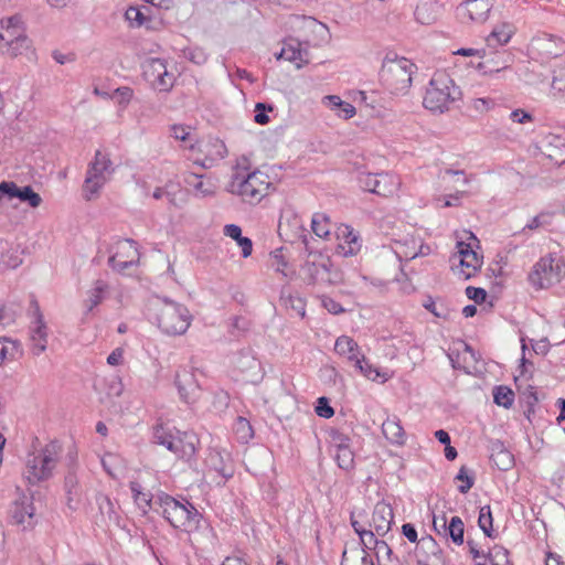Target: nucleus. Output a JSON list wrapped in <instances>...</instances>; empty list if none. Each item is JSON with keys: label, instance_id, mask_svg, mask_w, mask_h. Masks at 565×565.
Instances as JSON below:
<instances>
[{"label": "nucleus", "instance_id": "f257e3e1", "mask_svg": "<svg viewBox=\"0 0 565 565\" xmlns=\"http://www.w3.org/2000/svg\"><path fill=\"white\" fill-rule=\"evenodd\" d=\"M461 89L446 72H435L426 88L423 105L434 114L448 111L461 98Z\"/></svg>", "mask_w": 565, "mask_h": 565}, {"label": "nucleus", "instance_id": "f03ea898", "mask_svg": "<svg viewBox=\"0 0 565 565\" xmlns=\"http://www.w3.org/2000/svg\"><path fill=\"white\" fill-rule=\"evenodd\" d=\"M416 71L417 66L411 60L388 53L383 61L380 78L392 94L403 95L412 86Z\"/></svg>", "mask_w": 565, "mask_h": 565}, {"label": "nucleus", "instance_id": "7ed1b4c3", "mask_svg": "<svg viewBox=\"0 0 565 565\" xmlns=\"http://www.w3.org/2000/svg\"><path fill=\"white\" fill-rule=\"evenodd\" d=\"M153 311L158 328L168 335H181L191 324L192 316L189 309L168 298H158Z\"/></svg>", "mask_w": 565, "mask_h": 565}, {"label": "nucleus", "instance_id": "20e7f679", "mask_svg": "<svg viewBox=\"0 0 565 565\" xmlns=\"http://www.w3.org/2000/svg\"><path fill=\"white\" fill-rule=\"evenodd\" d=\"M270 182L262 171L245 172L236 170L227 184V191L242 199L243 202L255 205L268 194Z\"/></svg>", "mask_w": 565, "mask_h": 565}, {"label": "nucleus", "instance_id": "39448f33", "mask_svg": "<svg viewBox=\"0 0 565 565\" xmlns=\"http://www.w3.org/2000/svg\"><path fill=\"white\" fill-rule=\"evenodd\" d=\"M163 518L177 530L191 533L198 530L201 514L189 501H179L162 493L158 497Z\"/></svg>", "mask_w": 565, "mask_h": 565}, {"label": "nucleus", "instance_id": "423d86ee", "mask_svg": "<svg viewBox=\"0 0 565 565\" xmlns=\"http://www.w3.org/2000/svg\"><path fill=\"white\" fill-rule=\"evenodd\" d=\"M565 277V264L552 254L541 257L529 273L527 280L535 290L547 289Z\"/></svg>", "mask_w": 565, "mask_h": 565}, {"label": "nucleus", "instance_id": "0eeeda50", "mask_svg": "<svg viewBox=\"0 0 565 565\" xmlns=\"http://www.w3.org/2000/svg\"><path fill=\"white\" fill-rule=\"evenodd\" d=\"M61 454L62 445L58 440L54 439L46 444L39 455L28 461L26 478L29 482L34 484L51 478Z\"/></svg>", "mask_w": 565, "mask_h": 565}, {"label": "nucleus", "instance_id": "6e6552de", "mask_svg": "<svg viewBox=\"0 0 565 565\" xmlns=\"http://www.w3.org/2000/svg\"><path fill=\"white\" fill-rule=\"evenodd\" d=\"M31 41L24 33L19 15L0 21V52L10 56H18L28 51Z\"/></svg>", "mask_w": 565, "mask_h": 565}, {"label": "nucleus", "instance_id": "1a4fd4ad", "mask_svg": "<svg viewBox=\"0 0 565 565\" xmlns=\"http://www.w3.org/2000/svg\"><path fill=\"white\" fill-rule=\"evenodd\" d=\"M312 260H307L301 270L310 285L334 286L343 280L342 271L333 265L328 256L311 254Z\"/></svg>", "mask_w": 565, "mask_h": 565}, {"label": "nucleus", "instance_id": "9d476101", "mask_svg": "<svg viewBox=\"0 0 565 565\" xmlns=\"http://www.w3.org/2000/svg\"><path fill=\"white\" fill-rule=\"evenodd\" d=\"M114 172L113 162L108 153L97 150L94 160L89 163L86 178L83 184V195L86 200H92L98 194L100 189L108 180V175Z\"/></svg>", "mask_w": 565, "mask_h": 565}, {"label": "nucleus", "instance_id": "9b49d317", "mask_svg": "<svg viewBox=\"0 0 565 565\" xmlns=\"http://www.w3.org/2000/svg\"><path fill=\"white\" fill-rule=\"evenodd\" d=\"M205 477L216 486H224L234 476V465L230 454L213 449L206 459Z\"/></svg>", "mask_w": 565, "mask_h": 565}, {"label": "nucleus", "instance_id": "f8f14e48", "mask_svg": "<svg viewBox=\"0 0 565 565\" xmlns=\"http://www.w3.org/2000/svg\"><path fill=\"white\" fill-rule=\"evenodd\" d=\"M359 184L364 191L390 198L398 191L401 180L393 173H362L359 177Z\"/></svg>", "mask_w": 565, "mask_h": 565}, {"label": "nucleus", "instance_id": "ddd939ff", "mask_svg": "<svg viewBox=\"0 0 565 565\" xmlns=\"http://www.w3.org/2000/svg\"><path fill=\"white\" fill-rule=\"evenodd\" d=\"M143 77L159 92H169L174 84L173 74L169 73L164 60L151 57L143 65Z\"/></svg>", "mask_w": 565, "mask_h": 565}, {"label": "nucleus", "instance_id": "4468645a", "mask_svg": "<svg viewBox=\"0 0 565 565\" xmlns=\"http://www.w3.org/2000/svg\"><path fill=\"white\" fill-rule=\"evenodd\" d=\"M139 260L137 243L134 239L117 242L116 252L108 258V265L118 273H125Z\"/></svg>", "mask_w": 565, "mask_h": 565}, {"label": "nucleus", "instance_id": "2eb2a0df", "mask_svg": "<svg viewBox=\"0 0 565 565\" xmlns=\"http://www.w3.org/2000/svg\"><path fill=\"white\" fill-rule=\"evenodd\" d=\"M490 0H466L457 7V15L462 22L482 23L491 10Z\"/></svg>", "mask_w": 565, "mask_h": 565}, {"label": "nucleus", "instance_id": "dca6fc26", "mask_svg": "<svg viewBox=\"0 0 565 565\" xmlns=\"http://www.w3.org/2000/svg\"><path fill=\"white\" fill-rule=\"evenodd\" d=\"M31 307L33 308L35 317L33 321V327L31 328V350L34 355H40L45 351L47 344L46 326L43 319V315L40 311L38 301L33 299L31 301Z\"/></svg>", "mask_w": 565, "mask_h": 565}, {"label": "nucleus", "instance_id": "f3484780", "mask_svg": "<svg viewBox=\"0 0 565 565\" xmlns=\"http://www.w3.org/2000/svg\"><path fill=\"white\" fill-rule=\"evenodd\" d=\"M275 55L278 60L284 58L295 63L298 68L310 62V55L307 46L305 47L302 43L295 38L286 40L280 52Z\"/></svg>", "mask_w": 565, "mask_h": 565}, {"label": "nucleus", "instance_id": "a211bd4d", "mask_svg": "<svg viewBox=\"0 0 565 565\" xmlns=\"http://www.w3.org/2000/svg\"><path fill=\"white\" fill-rule=\"evenodd\" d=\"M531 47L542 56L556 57L565 51V43L558 36L541 33L532 39Z\"/></svg>", "mask_w": 565, "mask_h": 565}, {"label": "nucleus", "instance_id": "6ab92c4d", "mask_svg": "<svg viewBox=\"0 0 565 565\" xmlns=\"http://www.w3.org/2000/svg\"><path fill=\"white\" fill-rule=\"evenodd\" d=\"M394 522V512L391 504L380 501L375 504L372 512L370 525L374 527L380 536H384L390 532Z\"/></svg>", "mask_w": 565, "mask_h": 565}, {"label": "nucleus", "instance_id": "aec40b11", "mask_svg": "<svg viewBox=\"0 0 565 565\" xmlns=\"http://www.w3.org/2000/svg\"><path fill=\"white\" fill-rule=\"evenodd\" d=\"M34 511L32 497L25 493H18L10 508V515L15 524L28 522V525H31Z\"/></svg>", "mask_w": 565, "mask_h": 565}, {"label": "nucleus", "instance_id": "412c9836", "mask_svg": "<svg viewBox=\"0 0 565 565\" xmlns=\"http://www.w3.org/2000/svg\"><path fill=\"white\" fill-rule=\"evenodd\" d=\"M198 438L192 433L175 430L173 440L174 450H170L178 458L191 460L196 452Z\"/></svg>", "mask_w": 565, "mask_h": 565}, {"label": "nucleus", "instance_id": "4be33fe9", "mask_svg": "<svg viewBox=\"0 0 565 565\" xmlns=\"http://www.w3.org/2000/svg\"><path fill=\"white\" fill-rule=\"evenodd\" d=\"M175 385L181 398L186 402H193L198 397L200 385L192 372L183 370L175 375Z\"/></svg>", "mask_w": 565, "mask_h": 565}, {"label": "nucleus", "instance_id": "5701e85b", "mask_svg": "<svg viewBox=\"0 0 565 565\" xmlns=\"http://www.w3.org/2000/svg\"><path fill=\"white\" fill-rule=\"evenodd\" d=\"M458 253L460 256V266L465 279H469L481 267V258L471 248L470 244L458 242Z\"/></svg>", "mask_w": 565, "mask_h": 565}, {"label": "nucleus", "instance_id": "b1692460", "mask_svg": "<svg viewBox=\"0 0 565 565\" xmlns=\"http://www.w3.org/2000/svg\"><path fill=\"white\" fill-rule=\"evenodd\" d=\"M490 451V461L499 470L508 471L514 466V456L504 447L502 441H492Z\"/></svg>", "mask_w": 565, "mask_h": 565}, {"label": "nucleus", "instance_id": "393cba45", "mask_svg": "<svg viewBox=\"0 0 565 565\" xmlns=\"http://www.w3.org/2000/svg\"><path fill=\"white\" fill-rule=\"evenodd\" d=\"M64 490L66 493V504L68 509L72 511L76 510L81 502L82 488L74 468H70L65 476Z\"/></svg>", "mask_w": 565, "mask_h": 565}, {"label": "nucleus", "instance_id": "a878e982", "mask_svg": "<svg viewBox=\"0 0 565 565\" xmlns=\"http://www.w3.org/2000/svg\"><path fill=\"white\" fill-rule=\"evenodd\" d=\"M382 433L392 445L403 446L406 441V434L397 416L387 417L382 424Z\"/></svg>", "mask_w": 565, "mask_h": 565}, {"label": "nucleus", "instance_id": "bb28decb", "mask_svg": "<svg viewBox=\"0 0 565 565\" xmlns=\"http://www.w3.org/2000/svg\"><path fill=\"white\" fill-rule=\"evenodd\" d=\"M232 363L238 371L245 374H255V371L259 369V362L250 348L242 349L235 353Z\"/></svg>", "mask_w": 565, "mask_h": 565}, {"label": "nucleus", "instance_id": "cd10ccee", "mask_svg": "<svg viewBox=\"0 0 565 565\" xmlns=\"http://www.w3.org/2000/svg\"><path fill=\"white\" fill-rule=\"evenodd\" d=\"M414 15L420 24L429 25L438 19L439 6L436 0H420Z\"/></svg>", "mask_w": 565, "mask_h": 565}, {"label": "nucleus", "instance_id": "c85d7f7f", "mask_svg": "<svg viewBox=\"0 0 565 565\" xmlns=\"http://www.w3.org/2000/svg\"><path fill=\"white\" fill-rule=\"evenodd\" d=\"M322 104L335 111V115L343 119H350L355 115V107L352 104L342 100L337 95L324 96L322 98Z\"/></svg>", "mask_w": 565, "mask_h": 565}, {"label": "nucleus", "instance_id": "c756f323", "mask_svg": "<svg viewBox=\"0 0 565 565\" xmlns=\"http://www.w3.org/2000/svg\"><path fill=\"white\" fill-rule=\"evenodd\" d=\"M513 32V26L509 23H502L494 26L486 39L488 47L494 49L497 46L507 44L510 41Z\"/></svg>", "mask_w": 565, "mask_h": 565}, {"label": "nucleus", "instance_id": "7c9ffc66", "mask_svg": "<svg viewBox=\"0 0 565 565\" xmlns=\"http://www.w3.org/2000/svg\"><path fill=\"white\" fill-rule=\"evenodd\" d=\"M441 529L444 530L445 535H449L455 544L461 545L463 543L465 525L459 516H452L447 524L446 516L443 515Z\"/></svg>", "mask_w": 565, "mask_h": 565}, {"label": "nucleus", "instance_id": "2f4dec72", "mask_svg": "<svg viewBox=\"0 0 565 565\" xmlns=\"http://www.w3.org/2000/svg\"><path fill=\"white\" fill-rule=\"evenodd\" d=\"M334 350L338 354L344 355L353 362L360 358L358 343L347 335H341L337 339Z\"/></svg>", "mask_w": 565, "mask_h": 565}, {"label": "nucleus", "instance_id": "473e14b6", "mask_svg": "<svg viewBox=\"0 0 565 565\" xmlns=\"http://www.w3.org/2000/svg\"><path fill=\"white\" fill-rule=\"evenodd\" d=\"M337 236L348 244V249L344 250V255H355L361 249V238L354 233L352 227L348 225L340 226Z\"/></svg>", "mask_w": 565, "mask_h": 565}, {"label": "nucleus", "instance_id": "72a5a7b5", "mask_svg": "<svg viewBox=\"0 0 565 565\" xmlns=\"http://www.w3.org/2000/svg\"><path fill=\"white\" fill-rule=\"evenodd\" d=\"M498 60H484L478 64L479 70L483 72V74H493L499 73L503 70H507L510 66L511 57L505 52L499 53L497 55Z\"/></svg>", "mask_w": 565, "mask_h": 565}, {"label": "nucleus", "instance_id": "f704fd0d", "mask_svg": "<svg viewBox=\"0 0 565 565\" xmlns=\"http://www.w3.org/2000/svg\"><path fill=\"white\" fill-rule=\"evenodd\" d=\"M107 290L108 284L106 281L97 279L94 282V287L88 291V297L85 300L86 313L90 312L103 301Z\"/></svg>", "mask_w": 565, "mask_h": 565}, {"label": "nucleus", "instance_id": "c9c22d12", "mask_svg": "<svg viewBox=\"0 0 565 565\" xmlns=\"http://www.w3.org/2000/svg\"><path fill=\"white\" fill-rule=\"evenodd\" d=\"M202 178V175L190 173L184 181L195 190L196 194L203 198L214 194L215 185L210 180L204 181Z\"/></svg>", "mask_w": 565, "mask_h": 565}, {"label": "nucleus", "instance_id": "e433bc0d", "mask_svg": "<svg viewBox=\"0 0 565 565\" xmlns=\"http://www.w3.org/2000/svg\"><path fill=\"white\" fill-rule=\"evenodd\" d=\"M175 431L173 429L166 427L162 424H157L153 427V440L156 444L166 447L169 451L174 450L173 446Z\"/></svg>", "mask_w": 565, "mask_h": 565}, {"label": "nucleus", "instance_id": "4c0bfd02", "mask_svg": "<svg viewBox=\"0 0 565 565\" xmlns=\"http://www.w3.org/2000/svg\"><path fill=\"white\" fill-rule=\"evenodd\" d=\"M311 228L318 237L327 238L331 233L332 224L328 215L316 213L312 216Z\"/></svg>", "mask_w": 565, "mask_h": 565}, {"label": "nucleus", "instance_id": "58836bf2", "mask_svg": "<svg viewBox=\"0 0 565 565\" xmlns=\"http://www.w3.org/2000/svg\"><path fill=\"white\" fill-rule=\"evenodd\" d=\"M419 542L424 548L431 552V556L426 562L418 561V565H436V563L443 564L441 550L431 536L422 537Z\"/></svg>", "mask_w": 565, "mask_h": 565}, {"label": "nucleus", "instance_id": "ea45409f", "mask_svg": "<svg viewBox=\"0 0 565 565\" xmlns=\"http://www.w3.org/2000/svg\"><path fill=\"white\" fill-rule=\"evenodd\" d=\"M494 403L504 408H510L514 402V392L504 385H499L493 388Z\"/></svg>", "mask_w": 565, "mask_h": 565}, {"label": "nucleus", "instance_id": "a19ab883", "mask_svg": "<svg viewBox=\"0 0 565 565\" xmlns=\"http://www.w3.org/2000/svg\"><path fill=\"white\" fill-rule=\"evenodd\" d=\"M20 348L15 341L0 338V364L6 360H14Z\"/></svg>", "mask_w": 565, "mask_h": 565}, {"label": "nucleus", "instance_id": "79ce46f5", "mask_svg": "<svg viewBox=\"0 0 565 565\" xmlns=\"http://www.w3.org/2000/svg\"><path fill=\"white\" fill-rule=\"evenodd\" d=\"M205 148L206 154L211 158V160H221L227 154L225 143L217 138L209 140V142L205 145Z\"/></svg>", "mask_w": 565, "mask_h": 565}, {"label": "nucleus", "instance_id": "37998d69", "mask_svg": "<svg viewBox=\"0 0 565 565\" xmlns=\"http://www.w3.org/2000/svg\"><path fill=\"white\" fill-rule=\"evenodd\" d=\"M335 460L341 469L350 470L354 466V454L350 447H338Z\"/></svg>", "mask_w": 565, "mask_h": 565}, {"label": "nucleus", "instance_id": "c03bdc74", "mask_svg": "<svg viewBox=\"0 0 565 565\" xmlns=\"http://www.w3.org/2000/svg\"><path fill=\"white\" fill-rule=\"evenodd\" d=\"M492 522H493V519H492L490 505L482 507L480 509L478 524L488 537H492V531H493Z\"/></svg>", "mask_w": 565, "mask_h": 565}, {"label": "nucleus", "instance_id": "a18cd8bd", "mask_svg": "<svg viewBox=\"0 0 565 565\" xmlns=\"http://www.w3.org/2000/svg\"><path fill=\"white\" fill-rule=\"evenodd\" d=\"M17 198L22 202H26L31 207H38L42 203L40 194L34 192L30 185L19 188Z\"/></svg>", "mask_w": 565, "mask_h": 565}, {"label": "nucleus", "instance_id": "49530a36", "mask_svg": "<svg viewBox=\"0 0 565 565\" xmlns=\"http://www.w3.org/2000/svg\"><path fill=\"white\" fill-rule=\"evenodd\" d=\"M130 490L132 492L135 502L143 510L149 508L151 504V495L148 492L142 491L141 486L138 482H130Z\"/></svg>", "mask_w": 565, "mask_h": 565}, {"label": "nucleus", "instance_id": "de8ad7c7", "mask_svg": "<svg viewBox=\"0 0 565 565\" xmlns=\"http://www.w3.org/2000/svg\"><path fill=\"white\" fill-rule=\"evenodd\" d=\"M234 429L238 438L243 441H247L253 438V428L249 422L244 417H237Z\"/></svg>", "mask_w": 565, "mask_h": 565}, {"label": "nucleus", "instance_id": "09e8293b", "mask_svg": "<svg viewBox=\"0 0 565 565\" xmlns=\"http://www.w3.org/2000/svg\"><path fill=\"white\" fill-rule=\"evenodd\" d=\"M455 479L462 482L458 487V491L462 494L467 493L475 484V476L468 473L466 466H461Z\"/></svg>", "mask_w": 565, "mask_h": 565}, {"label": "nucleus", "instance_id": "8fccbe9b", "mask_svg": "<svg viewBox=\"0 0 565 565\" xmlns=\"http://www.w3.org/2000/svg\"><path fill=\"white\" fill-rule=\"evenodd\" d=\"M354 366L367 379L376 380L380 375L376 367H374L364 355H361L355 362Z\"/></svg>", "mask_w": 565, "mask_h": 565}, {"label": "nucleus", "instance_id": "3c124183", "mask_svg": "<svg viewBox=\"0 0 565 565\" xmlns=\"http://www.w3.org/2000/svg\"><path fill=\"white\" fill-rule=\"evenodd\" d=\"M508 550L502 546H494L489 551V563L491 565H509Z\"/></svg>", "mask_w": 565, "mask_h": 565}, {"label": "nucleus", "instance_id": "603ef678", "mask_svg": "<svg viewBox=\"0 0 565 565\" xmlns=\"http://www.w3.org/2000/svg\"><path fill=\"white\" fill-rule=\"evenodd\" d=\"M125 18L131 26L136 28L141 26L147 20L145 14L137 7H129L125 12Z\"/></svg>", "mask_w": 565, "mask_h": 565}, {"label": "nucleus", "instance_id": "864d4df0", "mask_svg": "<svg viewBox=\"0 0 565 565\" xmlns=\"http://www.w3.org/2000/svg\"><path fill=\"white\" fill-rule=\"evenodd\" d=\"M273 106L264 103H257L255 106L254 121L258 125H266L269 122L267 111H271Z\"/></svg>", "mask_w": 565, "mask_h": 565}, {"label": "nucleus", "instance_id": "5fc2aeb1", "mask_svg": "<svg viewBox=\"0 0 565 565\" xmlns=\"http://www.w3.org/2000/svg\"><path fill=\"white\" fill-rule=\"evenodd\" d=\"M552 212H542L539 215L534 216L530 223L525 225L523 230H536L539 227L550 225L553 218Z\"/></svg>", "mask_w": 565, "mask_h": 565}, {"label": "nucleus", "instance_id": "6e6d98bb", "mask_svg": "<svg viewBox=\"0 0 565 565\" xmlns=\"http://www.w3.org/2000/svg\"><path fill=\"white\" fill-rule=\"evenodd\" d=\"M97 503L103 515H107L109 520L116 519L114 504L107 495L97 497Z\"/></svg>", "mask_w": 565, "mask_h": 565}, {"label": "nucleus", "instance_id": "4d7b16f0", "mask_svg": "<svg viewBox=\"0 0 565 565\" xmlns=\"http://www.w3.org/2000/svg\"><path fill=\"white\" fill-rule=\"evenodd\" d=\"M316 413L322 418H330L334 415V409L330 405L329 399L322 396L318 398Z\"/></svg>", "mask_w": 565, "mask_h": 565}, {"label": "nucleus", "instance_id": "13d9d810", "mask_svg": "<svg viewBox=\"0 0 565 565\" xmlns=\"http://www.w3.org/2000/svg\"><path fill=\"white\" fill-rule=\"evenodd\" d=\"M552 87L558 92H565V64L554 70Z\"/></svg>", "mask_w": 565, "mask_h": 565}, {"label": "nucleus", "instance_id": "bf43d9fd", "mask_svg": "<svg viewBox=\"0 0 565 565\" xmlns=\"http://www.w3.org/2000/svg\"><path fill=\"white\" fill-rule=\"evenodd\" d=\"M467 544L469 547V553L472 555V558L476 561V565H486L487 562H489V552L488 553L480 552L477 547V544L471 540H468Z\"/></svg>", "mask_w": 565, "mask_h": 565}, {"label": "nucleus", "instance_id": "052dcab7", "mask_svg": "<svg viewBox=\"0 0 565 565\" xmlns=\"http://www.w3.org/2000/svg\"><path fill=\"white\" fill-rule=\"evenodd\" d=\"M466 295L469 299L480 305L487 299V291L483 288L468 286L466 288Z\"/></svg>", "mask_w": 565, "mask_h": 565}, {"label": "nucleus", "instance_id": "680f3d73", "mask_svg": "<svg viewBox=\"0 0 565 565\" xmlns=\"http://www.w3.org/2000/svg\"><path fill=\"white\" fill-rule=\"evenodd\" d=\"M374 550L377 561H380L381 557L384 556L387 558V561H392L393 551L385 541L379 540V542H375Z\"/></svg>", "mask_w": 565, "mask_h": 565}, {"label": "nucleus", "instance_id": "e2e57ef3", "mask_svg": "<svg viewBox=\"0 0 565 565\" xmlns=\"http://www.w3.org/2000/svg\"><path fill=\"white\" fill-rule=\"evenodd\" d=\"M19 186L14 182L3 181L0 183V199L7 196L13 199L18 196Z\"/></svg>", "mask_w": 565, "mask_h": 565}, {"label": "nucleus", "instance_id": "0e129e2a", "mask_svg": "<svg viewBox=\"0 0 565 565\" xmlns=\"http://www.w3.org/2000/svg\"><path fill=\"white\" fill-rule=\"evenodd\" d=\"M510 119L513 122L525 124L533 121V116L523 109H515L511 111Z\"/></svg>", "mask_w": 565, "mask_h": 565}, {"label": "nucleus", "instance_id": "69168bd1", "mask_svg": "<svg viewBox=\"0 0 565 565\" xmlns=\"http://www.w3.org/2000/svg\"><path fill=\"white\" fill-rule=\"evenodd\" d=\"M322 306L324 309H327L332 315H339L344 311L342 306L335 301L334 299L330 297H323L322 298Z\"/></svg>", "mask_w": 565, "mask_h": 565}, {"label": "nucleus", "instance_id": "338daca9", "mask_svg": "<svg viewBox=\"0 0 565 565\" xmlns=\"http://www.w3.org/2000/svg\"><path fill=\"white\" fill-rule=\"evenodd\" d=\"M493 106L491 98H476L472 100V107L475 110L483 113L489 110Z\"/></svg>", "mask_w": 565, "mask_h": 565}, {"label": "nucleus", "instance_id": "774afa93", "mask_svg": "<svg viewBox=\"0 0 565 565\" xmlns=\"http://www.w3.org/2000/svg\"><path fill=\"white\" fill-rule=\"evenodd\" d=\"M132 89L127 86L119 87L115 90V95L118 96L119 104H128L132 97Z\"/></svg>", "mask_w": 565, "mask_h": 565}]
</instances>
